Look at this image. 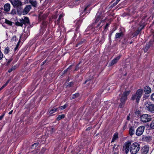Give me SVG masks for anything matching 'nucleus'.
<instances>
[{
  "label": "nucleus",
  "mask_w": 154,
  "mask_h": 154,
  "mask_svg": "<svg viewBox=\"0 0 154 154\" xmlns=\"http://www.w3.org/2000/svg\"><path fill=\"white\" fill-rule=\"evenodd\" d=\"M58 14L57 13L54 14L52 16V19L55 23V24H57L59 26L61 25L63 27V17L64 16V14L63 13L61 14H60L58 19L56 20V19L57 17Z\"/></svg>",
  "instance_id": "obj_1"
},
{
  "label": "nucleus",
  "mask_w": 154,
  "mask_h": 154,
  "mask_svg": "<svg viewBox=\"0 0 154 154\" xmlns=\"http://www.w3.org/2000/svg\"><path fill=\"white\" fill-rule=\"evenodd\" d=\"M143 93V90L142 89L140 88L136 92V93L133 94L131 98V100H136V102L138 103L142 96Z\"/></svg>",
  "instance_id": "obj_2"
},
{
  "label": "nucleus",
  "mask_w": 154,
  "mask_h": 154,
  "mask_svg": "<svg viewBox=\"0 0 154 154\" xmlns=\"http://www.w3.org/2000/svg\"><path fill=\"white\" fill-rule=\"evenodd\" d=\"M131 91H126L124 92L120 98L121 102L119 105L120 108H123L125 104L126 101L127 100V96L130 94Z\"/></svg>",
  "instance_id": "obj_3"
},
{
  "label": "nucleus",
  "mask_w": 154,
  "mask_h": 154,
  "mask_svg": "<svg viewBox=\"0 0 154 154\" xmlns=\"http://www.w3.org/2000/svg\"><path fill=\"white\" fill-rule=\"evenodd\" d=\"M144 107L145 109L152 113H154V104L150 101H146L144 103Z\"/></svg>",
  "instance_id": "obj_4"
},
{
  "label": "nucleus",
  "mask_w": 154,
  "mask_h": 154,
  "mask_svg": "<svg viewBox=\"0 0 154 154\" xmlns=\"http://www.w3.org/2000/svg\"><path fill=\"white\" fill-rule=\"evenodd\" d=\"M140 149V144L137 142H134L131 145L130 151L131 154H136Z\"/></svg>",
  "instance_id": "obj_5"
},
{
  "label": "nucleus",
  "mask_w": 154,
  "mask_h": 154,
  "mask_svg": "<svg viewBox=\"0 0 154 154\" xmlns=\"http://www.w3.org/2000/svg\"><path fill=\"white\" fill-rule=\"evenodd\" d=\"M29 20L28 18L27 17H24V18L20 19L18 21L16 22V25L22 26L23 24L26 25L29 24Z\"/></svg>",
  "instance_id": "obj_6"
},
{
  "label": "nucleus",
  "mask_w": 154,
  "mask_h": 154,
  "mask_svg": "<svg viewBox=\"0 0 154 154\" xmlns=\"http://www.w3.org/2000/svg\"><path fill=\"white\" fill-rule=\"evenodd\" d=\"M141 121L143 123H146L150 121L152 119L151 116L148 114H143L140 117Z\"/></svg>",
  "instance_id": "obj_7"
},
{
  "label": "nucleus",
  "mask_w": 154,
  "mask_h": 154,
  "mask_svg": "<svg viewBox=\"0 0 154 154\" xmlns=\"http://www.w3.org/2000/svg\"><path fill=\"white\" fill-rule=\"evenodd\" d=\"M145 128V126L143 125L138 127L136 131V135L138 136L142 135L144 131Z\"/></svg>",
  "instance_id": "obj_8"
},
{
  "label": "nucleus",
  "mask_w": 154,
  "mask_h": 154,
  "mask_svg": "<svg viewBox=\"0 0 154 154\" xmlns=\"http://www.w3.org/2000/svg\"><path fill=\"white\" fill-rule=\"evenodd\" d=\"M131 145V143L129 142H126L124 143L123 146V151H124L126 154L129 152Z\"/></svg>",
  "instance_id": "obj_9"
},
{
  "label": "nucleus",
  "mask_w": 154,
  "mask_h": 154,
  "mask_svg": "<svg viewBox=\"0 0 154 154\" xmlns=\"http://www.w3.org/2000/svg\"><path fill=\"white\" fill-rule=\"evenodd\" d=\"M11 2L15 8H19L22 5V2L19 0H11Z\"/></svg>",
  "instance_id": "obj_10"
},
{
  "label": "nucleus",
  "mask_w": 154,
  "mask_h": 154,
  "mask_svg": "<svg viewBox=\"0 0 154 154\" xmlns=\"http://www.w3.org/2000/svg\"><path fill=\"white\" fill-rule=\"evenodd\" d=\"M89 5H86L84 7H81L80 8V15L82 17L83 16L87 13V8L89 6Z\"/></svg>",
  "instance_id": "obj_11"
},
{
  "label": "nucleus",
  "mask_w": 154,
  "mask_h": 154,
  "mask_svg": "<svg viewBox=\"0 0 154 154\" xmlns=\"http://www.w3.org/2000/svg\"><path fill=\"white\" fill-rule=\"evenodd\" d=\"M100 16L99 15H98V14L97 13L96 14V17L95 18L94 23V24L95 25L96 24V23H97L98 22L100 21V22L97 24L96 26L97 27L99 26L100 25L102 21H101L100 20Z\"/></svg>",
  "instance_id": "obj_12"
},
{
  "label": "nucleus",
  "mask_w": 154,
  "mask_h": 154,
  "mask_svg": "<svg viewBox=\"0 0 154 154\" xmlns=\"http://www.w3.org/2000/svg\"><path fill=\"white\" fill-rule=\"evenodd\" d=\"M31 8V7L30 5L26 6L23 10V14L24 15L28 13Z\"/></svg>",
  "instance_id": "obj_13"
},
{
  "label": "nucleus",
  "mask_w": 154,
  "mask_h": 154,
  "mask_svg": "<svg viewBox=\"0 0 154 154\" xmlns=\"http://www.w3.org/2000/svg\"><path fill=\"white\" fill-rule=\"evenodd\" d=\"M144 91L146 94H149L151 93L152 91L151 88L148 86H145L144 88Z\"/></svg>",
  "instance_id": "obj_14"
},
{
  "label": "nucleus",
  "mask_w": 154,
  "mask_h": 154,
  "mask_svg": "<svg viewBox=\"0 0 154 154\" xmlns=\"http://www.w3.org/2000/svg\"><path fill=\"white\" fill-rule=\"evenodd\" d=\"M142 140L143 141L149 142L151 140L152 138L151 137L143 135L142 137Z\"/></svg>",
  "instance_id": "obj_15"
},
{
  "label": "nucleus",
  "mask_w": 154,
  "mask_h": 154,
  "mask_svg": "<svg viewBox=\"0 0 154 154\" xmlns=\"http://www.w3.org/2000/svg\"><path fill=\"white\" fill-rule=\"evenodd\" d=\"M121 56V55H119L112 60L111 62V65L116 63L120 59Z\"/></svg>",
  "instance_id": "obj_16"
},
{
  "label": "nucleus",
  "mask_w": 154,
  "mask_h": 154,
  "mask_svg": "<svg viewBox=\"0 0 154 154\" xmlns=\"http://www.w3.org/2000/svg\"><path fill=\"white\" fill-rule=\"evenodd\" d=\"M29 2L34 7H36L37 6V2L36 0H29Z\"/></svg>",
  "instance_id": "obj_17"
},
{
  "label": "nucleus",
  "mask_w": 154,
  "mask_h": 154,
  "mask_svg": "<svg viewBox=\"0 0 154 154\" xmlns=\"http://www.w3.org/2000/svg\"><path fill=\"white\" fill-rule=\"evenodd\" d=\"M149 147L147 146H145L143 149V153L144 154H147L149 150Z\"/></svg>",
  "instance_id": "obj_18"
},
{
  "label": "nucleus",
  "mask_w": 154,
  "mask_h": 154,
  "mask_svg": "<svg viewBox=\"0 0 154 154\" xmlns=\"http://www.w3.org/2000/svg\"><path fill=\"white\" fill-rule=\"evenodd\" d=\"M135 133L134 127H131L130 128L129 130V134L131 136L133 135Z\"/></svg>",
  "instance_id": "obj_19"
},
{
  "label": "nucleus",
  "mask_w": 154,
  "mask_h": 154,
  "mask_svg": "<svg viewBox=\"0 0 154 154\" xmlns=\"http://www.w3.org/2000/svg\"><path fill=\"white\" fill-rule=\"evenodd\" d=\"M118 137V134L117 133H115L113 135V137L111 141V143L114 142Z\"/></svg>",
  "instance_id": "obj_20"
},
{
  "label": "nucleus",
  "mask_w": 154,
  "mask_h": 154,
  "mask_svg": "<svg viewBox=\"0 0 154 154\" xmlns=\"http://www.w3.org/2000/svg\"><path fill=\"white\" fill-rule=\"evenodd\" d=\"M10 6L9 4H6L4 5V10L6 11H8L10 9Z\"/></svg>",
  "instance_id": "obj_21"
},
{
  "label": "nucleus",
  "mask_w": 154,
  "mask_h": 154,
  "mask_svg": "<svg viewBox=\"0 0 154 154\" xmlns=\"http://www.w3.org/2000/svg\"><path fill=\"white\" fill-rule=\"evenodd\" d=\"M123 35V32H121L120 33H116L115 36V38L116 39L119 38L121 36Z\"/></svg>",
  "instance_id": "obj_22"
},
{
  "label": "nucleus",
  "mask_w": 154,
  "mask_h": 154,
  "mask_svg": "<svg viewBox=\"0 0 154 154\" xmlns=\"http://www.w3.org/2000/svg\"><path fill=\"white\" fill-rule=\"evenodd\" d=\"M76 23V26H77V28H79L80 25L82 23V21L81 20H76L75 21Z\"/></svg>",
  "instance_id": "obj_23"
},
{
  "label": "nucleus",
  "mask_w": 154,
  "mask_h": 154,
  "mask_svg": "<svg viewBox=\"0 0 154 154\" xmlns=\"http://www.w3.org/2000/svg\"><path fill=\"white\" fill-rule=\"evenodd\" d=\"M65 117V115L64 114L60 115L58 116L57 118V119L59 121L63 118Z\"/></svg>",
  "instance_id": "obj_24"
},
{
  "label": "nucleus",
  "mask_w": 154,
  "mask_h": 154,
  "mask_svg": "<svg viewBox=\"0 0 154 154\" xmlns=\"http://www.w3.org/2000/svg\"><path fill=\"white\" fill-rule=\"evenodd\" d=\"M57 108H54L52 109H51L49 112V113L50 115L53 114V113L55 112L57 110Z\"/></svg>",
  "instance_id": "obj_25"
},
{
  "label": "nucleus",
  "mask_w": 154,
  "mask_h": 154,
  "mask_svg": "<svg viewBox=\"0 0 154 154\" xmlns=\"http://www.w3.org/2000/svg\"><path fill=\"white\" fill-rule=\"evenodd\" d=\"M10 51L9 48L8 47H6L5 49L4 53L5 54H7Z\"/></svg>",
  "instance_id": "obj_26"
},
{
  "label": "nucleus",
  "mask_w": 154,
  "mask_h": 154,
  "mask_svg": "<svg viewBox=\"0 0 154 154\" xmlns=\"http://www.w3.org/2000/svg\"><path fill=\"white\" fill-rule=\"evenodd\" d=\"M5 23L10 26H12V22L11 21L5 19Z\"/></svg>",
  "instance_id": "obj_27"
},
{
  "label": "nucleus",
  "mask_w": 154,
  "mask_h": 154,
  "mask_svg": "<svg viewBox=\"0 0 154 154\" xmlns=\"http://www.w3.org/2000/svg\"><path fill=\"white\" fill-rule=\"evenodd\" d=\"M10 81V80H8L6 83L4 84L0 88V91L2 89H3L4 87L7 86V85L8 83Z\"/></svg>",
  "instance_id": "obj_28"
},
{
  "label": "nucleus",
  "mask_w": 154,
  "mask_h": 154,
  "mask_svg": "<svg viewBox=\"0 0 154 154\" xmlns=\"http://www.w3.org/2000/svg\"><path fill=\"white\" fill-rule=\"evenodd\" d=\"M20 39L19 40L18 42V43H17V45H16V47L14 48V50L15 51H16L17 50L18 48V46L19 45V44L20 43Z\"/></svg>",
  "instance_id": "obj_29"
},
{
  "label": "nucleus",
  "mask_w": 154,
  "mask_h": 154,
  "mask_svg": "<svg viewBox=\"0 0 154 154\" xmlns=\"http://www.w3.org/2000/svg\"><path fill=\"white\" fill-rule=\"evenodd\" d=\"M150 126L151 128L154 129V120H153L151 123Z\"/></svg>",
  "instance_id": "obj_30"
},
{
  "label": "nucleus",
  "mask_w": 154,
  "mask_h": 154,
  "mask_svg": "<svg viewBox=\"0 0 154 154\" xmlns=\"http://www.w3.org/2000/svg\"><path fill=\"white\" fill-rule=\"evenodd\" d=\"M67 105L66 104H65L63 106H61L60 107V108L61 110H63L66 108L67 107Z\"/></svg>",
  "instance_id": "obj_31"
},
{
  "label": "nucleus",
  "mask_w": 154,
  "mask_h": 154,
  "mask_svg": "<svg viewBox=\"0 0 154 154\" xmlns=\"http://www.w3.org/2000/svg\"><path fill=\"white\" fill-rule=\"evenodd\" d=\"M18 39L16 37L15 35L13 36V37L11 38V40L12 41H17Z\"/></svg>",
  "instance_id": "obj_32"
},
{
  "label": "nucleus",
  "mask_w": 154,
  "mask_h": 154,
  "mask_svg": "<svg viewBox=\"0 0 154 154\" xmlns=\"http://www.w3.org/2000/svg\"><path fill=\"white\" fill-rule=\"evenodd\" d=\"M11 14L13 15L16 14V11L15 9H13L11 11Z\"/></svg>",
  "instance_id": "obj_33"
},
{
  "label": "nucleus",
  "mask_w": 154,
  "mask_h": 154,
  "mask_svg": "<svg viewBox=\"0 0 154 154\" xmlns=\"http://www.w3.org/2000/svg\"><path fill=\"white\" fill-rule=\"evenodd\" d=\"M150 99L152 101H154V93H153L150 96Z\"/></svg>",
  "instance_id": "obj_34"
},
{
  "label": "nucleus",
  "mask_w": 154,
  "mask_h": 154,
  "mask_svg": "<svg viewBox=\"0 0 154 154\" xmlns=\"http://www.w3.org/2000/svg\"><path fill=\"white\" fill-rule=\"evenodd\" d=\"M110 25V23H107L106 24L105 26L104 27V29L105 30L107 29V28L109 27V26Z\"/></svg>",
  "instance_id": "obj_35"
},
{
  "label": "nucleus",
  "mask_w": 154,
  "mask_h": 154,
  "mask_svg": "<svg viewBox=\"0 0 154 154\" xmlns=\"http://www.w3.org/2000/svg\"><path fill=\"white\" fill-rule=\"evenodd\" d=\"M15 69V68L14 67H13L11 68L10 69H9L8 71V72L9 73L11 72H12L13 70H14Z\"/></svg>",
  "instance_id": "obj_36"
},
{
  "label": "nucleus",
  "mask_w": 154,
  "mask_h": 154,
  "mask_svg": "<svg viewBox=\"0 0 154 154\" xmlns=\"http://www.w3.org/2000/svg\"><path fill=\"white\" fill-rule=\"evenodd\" d=\"M73 85V83L72 82H70L69 83L68 85H67V87H70L72 86Z\"/></svg>",
  "instance_id": "obj_37"
},
{
  "label": "nucleus",
  "mask_w": 154,
  "mask_h": 154,
  "mask_svg": "<svg viewBox=\"0 0 154 154\" xmlns=\"http://www.w3.org/2000/svg\"><path fill=\"white\" fill-rule=\"evenodd\" d=\"M3 55L2 53L0 51V60L2 59L3 57Z\"/></svg>",
  "instance_id": "obj_38"
},
{
  "label": "nucleus",
  "mask_w": 154,
  "mask_h": 154,
  "mask_svg": "<svg viewBox=\"0 0 154 154\" xmlns=\"http://www.w3.org/2000/svg\"><path fill=\"white\" fill-rule=\"evenodd\" d=\"M120 0H116L115 2H114L113 5L114 6L116 5Z\"/></svg>",
  "instance_id": "obj_39"
},
{
  "label": "nucleus",
  "mask_w": 154,
  "mask_h": 154,
  "mask_svg": "<svg viewBox=\"0 0 154 154\" xmlns=\"http://www.w3.org/2000/svg\"><path fill=\"white\" fill-rule=\"evenodd\" d=\"M105 38L104 37H103L102 38H101V40H100V42H102V43H103L105 41Z\"/></svg>",
  "instance_id": "obj_40"
},
{
  "label": "nucleus",
  "mask_w": 154,
  "mask_h": 154,
  "mask_svg": "<svg viewBox=\"0 0 154 154\" xmlns=\"http://www.w3.org/2000/svg\"><path fill=\"white\" fill-rule=\"evenodd\" d=\"M72 66H69L67 69H66V70H65L64 71V72H65V71H68L69 70H70V69H72Z\"/></svg>",
  "instance_id": "obj_41"
},
{
  "label": "nucleus",
  "mask_w": 154,
  "mask_h": 154,
  "mask_svg": "<svg viewBox=\"0 0 154 154\" xmlns=\"http://www.w3.org/2000/svg\"><path fill=\"white\" fill-rule=\"evenodd\" d=\"M38 143H35L33 144L32 146L34 147V146L36 147L38 145Z\"/></svg>",
  "instance_id": "obj_42"
},
{
  "label": "nucleus",
  "mask_w": 154,
  "mask_h": 154,
  "mask_svg": "<svg viewBox=\"0 0 154 154\" xmlns=\"http://www.w3.org/2000/svg\"><path fill=\"white\" fill-rule=\"evenodd\" d=\"M148 97V96H147L146 95H143V98L144 99H147Z\"/></svg>",
  "instance_id": "obj_43"
},
{
  "label": "nucleus",
  "mask_w": 154,
  "mask_h": 154,
  "mask_svg": "<svg viewBox=\"0 0 154 154\" xmlns=\"http://www.w3.org/2000/svg\"><path fill=\"white\" fill-rule=\"evenodd\" d=\"M12 61V59H9L8 60V61L7 62V64H9V63H10Z\"/></svg>",
  "instance_id": "obj_44"
},
{
  "label": "nucleus",
  "mask_w": 154,
  "mask_h": 154,
  "mask_svg": "<svg viewBox=\"0 0 154 154\" xmlns=\"http://www.w3.org/2000/svg\"><path fill=\"white\" fill-rule=\"evenodd\" d=\"M4 116V114H3L0 116V120H2Z\"/></svg>",
  "instance_id": "obj_45"
},
{
  "label": "nucleus",
  "mask_w": 154,
  "mask_h": 154,
  "mask_svg": "<svg viewBox=\"0 0 154 154\" xmlns=\"http://www.w3.org/2000/svg\"><path fill=\"white\" fill-rule=\"evenodd\" d=\"M130 119V117H129V116H128L127 117V119L128 120H129Z\"/></svg>",
  "instance_id": "obj_46"
},
{
  "label": "nucleus",
  "mask_w": 154,
  "mask_h": 154,
  "mask_svg": "<svg viewBox=\"0 0 154 154\" xmlns=\"http://www.w3.org/2000/svg\"><path fill=\"white\" fill-rule=\"evenodd\" d=\"M76 95H77L76 94H75L73 95L72 98H75L76 97Z\"/></svg>",
  "instance_id": "obj_47"
},
{
  "label": "nucleus",
  "mask_w": 154,
  "mask_h": 154,
  "mask_svg": "<svg viewBox=\"0 0 154 154\" xmlns=\"http://www.w3.org/2000/svg\"><path fill=\"white\" fill-rule=\"evenodd\" d=\"M127 122H126L125 123V124L124 126V128H126L127 126Z\"/></svg>",
  "instance_id": "obj_48"
},
{
  "label": "nucleus",
  "mask_w": 154,
  "mask_h": 154,
  "mask_svg": "<svg viewBox=\"0 0 154 154\" xmlns=\"http://www.w3.org/2000/svg\"><path fill=\"white\" fill-rule=\"evenodd\" d=\"M13 112V110L11 111L10 112H9V114H11Z\"/></svg>",
  "instance_id": "obj_49"
},
{
  "label": "nucleus",
  "mask_w": 154,
  "mask_h": 154,
  "mask_svg": "<svg viewBox=\"0 0 154 154\" xmlns=\"http://www.w3.org/2000/svg\"><path fill=\"white\" fill-rule=\"evenodd\" d=\"M46 62V61H44L43 62H42V63H43V64L42 65H43L44 64H45V63Z\"/></svg>",
  "instance_id": "obj_50"
},
{
  "label": "nucleus",
  "mask_w": 154,
  "mask_h": 154,
  "mask_svg": "<svg viewBox=\"0 0 154 154\" xmlns=\"http://www.w3.org/2000/svg\"><path fill=\"white\" fill-rule=\"evenodd\" d=\"M90 28H91V27H90V26H89L88 27V29H90Z\"/></svg>",
  "instance_id": "obj_51"
},
{
  "label": "nucleus",
  "mask_w": 154,
  "mask_h": 154,
  "mask_svg": "<svg viewBox=\"0 0 154 154\" xmlns=\"http://www.w3.org/2000/svg\"><path fill=\"white\" fill-rule=\"evenodd\" d=\"M118 154V153H116V152H115L114 153V154Z\"/></svg>",
  "instance_id": "obj_52"
},
{
  "label": "nucleus",
  "mask_w": 154,
  "mask_h": 154,
  "mask_svg": "<svg viewBox=\"0 0 154 154\" xmlns=\"http://www.w3.org/2000/svg\"><path fill=\"white\" fill-rule=\"evenodd\" d=\"M153 3L154 4V1H153Z\"/></svg>",
  "instance_id": "obj_53"
},
{
  "label": "nucleus",
  "mask_w": 154,
  "mask_h": 154,
  "mask_svg": "<svg viewBox=\"0 0 154 154\" xmlns=\"http://www.w3.org/2000/svg\"><path fill=\"white\" fill-rule=\"evenodd\" d=\"M86 130H88V128H87V129H86Z\"/></svg>",
  "instance_id": "obj_54"
},
{
  "label": "nucleus",
  "mask_w": 154,
  "mask_h": 154,
  "mask_svg": "<svg viewBox=\"0 0 154 154\" xmlns=\"http://www.w3.org/2000/svg\"><path fill=\"white\" fill-rule=\"evenodd\" d=\"M86 130H88V128H87V129H86Z\"/></svg>",
  "instance_id": "obj_55"
},
{
  "label": "nucleus",
  "mask_w": 154,
  "mask_h": 154,
  "mask_svg": "<svg viewBox=\"0 0 154 154\" xmlns=\"http://www.w3.org/2000/svg\"><path fill=\"white\" fill-rule=\"evenodd\" d=\"M81 154L80 153V154Z\"/></svg>",
  "instance_id": "obj_56"
}]
</instances>
